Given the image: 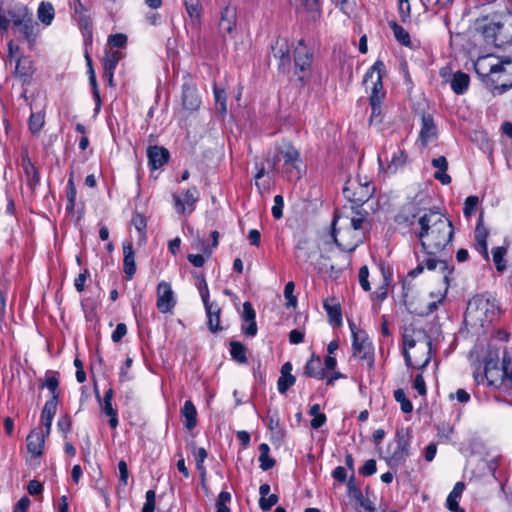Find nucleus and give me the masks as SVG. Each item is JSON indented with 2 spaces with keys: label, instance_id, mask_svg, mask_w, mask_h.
I'll use <instances>...</instances> for the list:
<instances>
[{
  "label": "nucleus",
  "instance_id": "obj_51",
  "mask_svg": "<svg viewBox=\"0 0 512 512\" xmlns=\"http://www.w3.org/2000/svg\"><path fill=\"white\" fill-rule=\"evenodd\" d=\"M295 381L296 379L293 375L281 374L277 381L278 391L281 394L286 393L288 389L294 385Z\"/></svg>",
  "mask_w": 512,
  "mask_h": 512
},
{
  "label": "nucleus",
  "instance_id": "obj_49",
  "mask_svg": "<svg viewBox=\"0 0 512 512\" xmlns=\"http://www.w3.org/2000/svg\"><path fill=\"white\" fill-rule=\"evenodd\" d=\"M29 129L33 134L38 133L44 125V115L42 113H31L28 121Z\"/></svg>",
  "mask_w": 512,
  "mask_h": 512
},
{
  "label": "nucleus",
  "instance_id": "obj_12",
  "mask_svg": "<svg viewBox=\"0 0 512 512\" xmlns=\"http://www.w3.org/2000/svg\"><path fill=\"white\" fill-rule=\"evenodd\" d=\"M395 449L389 456V465H399L403 463L409 455L410 441L408 435L403 430L397 431L395 438Z\"/></svg>",
  "mask_w": 512,
  "mask_h": 512
},
{
  "label": "nucleus",
  "instance_id": "obj_13",
  "mask_svg": "<svg viewBox=\"0 0 512 512\" xmlns=\"http://www.w3.org/2000/svg\"><path fill=\"white\" fill-rule=\"evenodd\" d=\"M172 198L178 213L184 214L186 210H188V213H191L194 205L199 200V191L195 186H192L184 192L183 198L178 194H173Z\"/></svg>",
  "mask_w": 512,
  "mask_h": 512
},
{
  "label": "nucleus",
  "instance_id": "obj_1",
  "mask_svg": "<svg viewBox=\"0 0 512 512\" xmlns=\"http://www.w3.org/2000/svg\"><path fill=\"white\" fill-rule=\"evenodd\" d=\"M415 235L428 255L442 251L452 240L453 225L442 213L434 210L424 212L418 218Z\"/></svg>",
  "mask_w": 512,
  "mask_h": 512
},
{
  "label": "nucleus",
  "instance_id": "obj_26",
  "mask_svg": "<svg viewBox=\"0 0 512 512\" xmlns=\"http://www.w3.org/2000/svg\"><path fill=\"white\" fill-rule=\"evenodd\" d=\"M272 52L275 58L279 59V67L284 69L290 64L289 46L285 39H278L272 46Z\"/></svg>",
  "mask_w": 512,
  "mask_h": 512
},
{
  "label": "nucleus",
  "instance_id": "obj_35",
  "mask_svg": "<svg viewBox=\"0 0 512 512\" xmlns=\"http://www.w3.org/2000/svg\"><path fill=\"white\" fill-rule=\"evenodd\" d=\"M38 19L45 25H50L54 19V7L50 2H41L38 11Z\"/></svg>",
  "mask_w": 512,
  "mask_h": 512
},
{
  "label": "nucleus",
  "instance_id": "obj_58",
  "mask_svg": "<svg viewBox=\"0 0 512 512\" xmlns=\"http://www.w3.org/2000/svg\"><path fill=\"white\" fill-rule=\"evenodd\" d=\"M278 496L271 494L268 497H260L259 506L263 511H269L274 505L278 503Z\"/></svg>",
  "mask_w": 512,
  "mask_h": 512
},
{
  "label": "nucleus",
  "instance_id": "obj_7",
  "mask_svg": "<svg viewBox=\"0 0 512 512\" xmlns=\"http://www.w3.org/2000/svg\"><path fill=\"white\" fill-rule=\"evenodd\" d=\"M350 329L353 337V356L365 361L368 366H372L374 361L373 347L366 332L358 329L354 323H350Z\"/></svg>",
  "mask_w": 512,
  "mask_h": 512
},
{
  "label": "nucleus",
  "instance_id": "obj_41",
  "mask_svg": "<svg viewBox=\"0 0 512 512\" xmlns=\"http://www.w3.org/2000/svg\"><path fill=\"white\" fill-rule=\"evenodd\" d=\"M97 398L101 401L100 396L97 394ZM102 412L109 416V425L111 428H116L118 426V414L117 410L113 408L112 402L102 401L100 402Z\"/></svg>",
  "mask_w": 512,
  "mask_h": 512
},
{
  "label": "nucleus",
  "instance_id": "obj_44",
  "mask_svg": "<svg viewBox=\"0 0 512 512\" xmlns=\"http://www.w3.org/2000/svg\"><path fill=\"white\" fill-rule=\"evenodd\" d=\"M15 73L18 77H20L23 81H28L32 76V68L29 61H23L21 59L17 60Z\"/></svg>",
  "mask_w": 512,
  "mask_h": 512
},
{
  "label": "nucleus",
  "instance_id": "obj_42",
  "mask_svg": "<svg viewBox=\"0 0 512 512\" xmlns=\"http://www.w3.org/2000/svg\"><path fill=\"white\" fill-rule=\"evenodd\" d=\"M230 353L232 358L238 363L243 364L247 362L246 347L242 343L238 341H231Z\"/></svg>",
  "mask_w": 512,
  "mask_h": 512
},
{
  "label": "nucleus",
  "instance_id": "obj_4",
  "mask_svg": "<svg viewBox=\"0 0 512 512\" xmlns=\"http://www.w3.org/2000/svg\"><path fill=\"white\" fill-rule=\"evenodd\" d=\"M14 33L19 34L27 41L29 48H33L39 34V25L33 18V12L24 4L18 3L7 10Z\"/></svg>",
  "mask_w": 512,
  "mask_h": 512
},
{
  "label": "nucleus",
  "instance_id": "obj_56",
  "mask_svg": "<svg viewBox=\"0 0 512 512\" xmlns=\"http://www.w3.org/2000/svg\"><path fill=\"white\" fill-rule=\"evenodd\" d=\"M479 203V198L477 196H469L466 198L464 202V215L466 217H470L476 211L477 205Z\"/></svg>",
  "mask_w": 512,
  "mask_h": 512
},
{
  "label": "nucleus",
  "instance_id": "obj_62",
  "mask_svg": "<svg viewBox=\"0 0 512 512\" xmlns=\"http://www.w3.org/2000/svg\"><path fill=\"white\" fill-rule=\"evenodd\" d=\"M132 224L134 225L136 230L140 233V237L144 238V236H145L144 231L147 226L145 217L140 214L134 215L132 218Z\"/></svg>",
  "mask_w": 512,
  "mask_h": 512
},
{
  "label": "nucleus",
  "instance_id": "obj_14",
  "mask_svg": "<svg viewBox=\"0 0 512 512\" xmlns=\"http://www.w3.org/2000/svg\"><path fill=\"white\" fill-rule=\"evenodd\" d=\"M425 263H419L416 268L411 270L408 273V277L414 278L421 274L426 267L428 270H439L441 274L443 275V281L445 283L449 282V274L451 271L449 270L448 264L444 260H438L433 257H428L425 261Z\"/></svg>",
  "mask_w": 512,
  "mask_h": 512
},
{
  "label": "nucleus",
  "instance_id": "obj_22",
  "mask_svg": "<svg viewBox=\"0 0 512 512\" xmlns=\"http://www.w3.org/2000/svg\"><path fill=\"white\" fill-rule=\"evenodd\" d=\"M484 375L489 385L496 386L498 382L506 385L505 367L499 368L496 362L489 361L485 364Z\"/></svg>",
  "mask_w": 512,
  "mask_h": 512
},
{
  "label": "nucleus",
  "instance_id": "obj_18",
  "mask_svg": "<svg viewBox=\"0 0 512 512\" xmlns=\"http://www.w3.org/2000/svg\"><path fill=\"white\" fill-rule=\"evenodd\" d=\"M489 235L488 230L483 225V218L480 216L475 231H474V241H475V249L484 257L485 260H489L488 246H487V237Z\"/></svg>",
  "mask_w": 512,
  "mask_h": 512
},
{
  "label": "nucleus",
  "instance_id": "obj_37",
  "mask_svg": "<svg viewBox=\"0 0 512 512\" xmlns=\"http://www.w3.org/2000/svg\"><path fill=\"white\" fill-rule=\"evenodd\" d=\"M465 489V485L463 482H457L450 492L446 500V507L449 510H456L459 507L457 499L462 495Z\"/></svg>",
  "mask_w": 512,
  "mask_h": 512
},
{
  "label": "nucleus",
  "instance_id": "obj_57",
  "mask_svg": "<svg viewBox=\"0 0 512 512\" xmlns=\"http://www.w3.org/2000/svg\"><path fill=\"white\" fill-rule=\"evenodd\" d=\"M294 288H295V285L293 282H288L286 285H285V288H284V296L285 298L287 299V303H286V306L287 307H295L296 304H297V299L296 297L293 295V292H294Z\"/></svg>",
  "mask_w": 512,
  "mask_h": 512
},
{
  "label": "nucleus",
  "instance_id": "obj_28",
  "mask_svg": "<svg viewBox=\"0 0 512 512\" xmlns=\"http://www.w3.org/2000/svg\"><path fill=\"white\" fill-rule=\"evenodd\" d=\"M432 166L437 169L434 173V178L443 185H448L451 182V177L446 173L448 169V161L444 156H439L432 159Z\"/></svg>",
  "mask_w": 512,
  "mask_h": 512
},
{
  "label": "nucleus",
  "instance_id": "obj_38",
  "mask_svg": "<svg viewBox=\"0 0 512 512\" xmlns=\"http://www.w3.org/2000/svg\"><path fill=\"white\" fill-rule=\"evenodd\" d=\"M390 28L393 31L395 39L403 46L409 47L411 45L410 35L407 30L402 26L392 21L389 23Z\"/></svg>",
  "mask_w": 512,
  "mask_h": 512
},
{
  "label": "nucleus",
  "instance_id": "obj_30",
  "mask_svg": "<svg viewBox=\"0 0 512 512\" xmlns=\"http://www.w3.org/2000/svg\"><path fill=\"white\" fill-rule=\"evenodd\" d=\"M323 306L327 312L329 322L334 326H340L342 324L340 305L334 299H326Z\"/></svg>",
  "mask_w": 512,
  "mask_h": 512
},
{
  "label": "nucleus",
  "instance_id": "obj_45",
  "mask_svg": "<svg viewBox=\"0 0 512 512\" xmlns=\"http://www.w3.org/2000/svg\"><path fill=\"white\" fill-rule=\"evenodd\" d=\"M347 494L349 498L354 499L357 503H359L365 498L361 489L357 486L355 482V477H349L348 479Z\"/></svg>",
  "mask_w": 512,
  "mask_h": 512
},
{
  "label": "nucleus",
  "instance_id": "obj_52",
  "mask_svg": "<svg viewBox=\"0 0 512 512\" xmlns=\"http://www.w3.org/2000/svg\"><path fill=\"white\" fill-rule=\"evenodd\" d=\"M231 501V494L227 491H222L216 501V512H230L227 504Z\"/></svg>",
  "mask_w": 512,
  "mask_h": 512
},
{
  "label": "nucleus",
  "instance_id": "obj_47",
  "mask_svg": "<svg viewBox=\"0 0 512 512\" xmlns=\"http://www.w3.org/2000/svg\"><path fill=\"white\" fill-rule=\"evenodd\" d=\"M394 398L400 404L401 410L404 413H410L413 410V405L410 400L406 397L403 389H397L394 391Z\"/></svg>",
  "mask_w": 512,
  "mask_h": 512
},
{
  "label": "nucleus",
  "instance_id": "obj_33",
  "mask_svg": "<svg viewBox=\"0 0 512 512\" xmlns=\"http://www.w3.org/2000/svg\"><path fill=\"white\" fill-rule=\"evenodd\" d=\"M469 83V75L464 72L458 71L453 74L450 85L453 92L460 95L463 94L468 89Z\"/></svg>",
  "mask_w": 512,
  "mask_h": 512
},
{
  "label": "nucleus",
  "instance_id": "obj_8",
  "mask_svg": "<svg viewBox=\"0 0 512 512\" xmlns=\"http://www.w3.org/2000/svg\"><path fill=\"white\" fill-rule=\"evenodd\" d=\"M384 73V64L381 61H377L373 64L370 70L366 73L364 82L367 83L368 79H373L376 74V80L372 82V93L370 96V105L375 106L381 104L385 97V91L382 83V76Z\"/></svg>",
  "mask_w": 512,
  "mask_h": 512
},
{
  "label": "nucleus",
  "instance_id": "obj_36",
  "mask_svg": "<svg viewBox=\"0 0 512 512\" xmlns=\"http://www.w3.org/2000/svg\"><path fill=\"white\" fill-rule=\"evenodd\" d=\"M300 6L308 13L309 20L316 22L321 17V11L317 0H298Z\"/></svg>",
  "mask_w": 512,
  "mask_h": 512
},
{
  "label": "nucleus",
  "instance_id": "obj_54",
  "mask_svg": "<svg viewBox=\"0 0 512 512\" xmlns=\"http://www.w3.org/2000/svg\"><path fill=\"white\" fill-rule=\"evenodd\" d=\"M407 160V155L404 151L399 150L395 153L388 165V169L396 171L398 167L402 166Z\"/></svg>",
  "mask_w": 512,
  "mask_h": 512
},
{
  "label": "nucleus",
  "instance_id": "obj_20",
  "mask_svg": "<svg viewBox=\"0 0 512 512\" xmlns=\"http://www.w3.org/2000/svg\"><path fill=\"white\" fill-rule=\"evenodd\" d=\"M204 307L206 311V315L208 318V328L212 333H216L222 330L220 326V314L221 308L216 302H204Z\"/></svg>",
  "mask_w": 512,
  "mask_h": 512
},
{
  "label": "nucleus",
  "instance_id": "obj_48",
  "mask_svg": "<svg viewBox=\"0 0 512 512\" xmlns=\"http://www.w3.org/2000/svg\"><path fill=\"white\" fill-rule=\"evenodd\" d=\"M58 386L59 381L54 375H47L44 383L42 384V387H46L51 392V399H55V402H58L59 397Z\"/></svg>",
  "mask_w": 512,
  "mask_h": 512
},
{
  "label": "nucleus",
  "instance_id": "obj_29",
  "mask_svg": "<svg viewBox=\"0 0 512 512\" xmlns=\"http://www.w3.org/2000/svg\"><path fill=\"white\" fill-rule=\"evenodd\" d=\"M70 5L74 10V16L77 18L81 28L88 29L91 26L89 10L80 0H73Z\"/></svg>",
  "mask_w": 512,
  "mask_h": 512
},
{
  "label": "nucleus",
  "instance_id": "obj_40",
  "mask_svg": "<svg viewBox=\"0 0 512 512\" xmlns=\"http://www.w3.org/2000/svg\"><path fill=\"white\" fill-rule=\"evenodd\" d=\"M260 456H259V462H260V468L263 471L270 470L274 467L275 461L269 457V451L270 447L266 443H262L259 446Z\"/></svg>",
  "mask_w": 512,
  "mask_h": 512
},
{
  "label": "nucleus",
  "instance_id": "obj_46",
  "mask_svg": "<svg viewBox=\"0 0 512 512\" xmlns=\"http://www.w3.org/2000/svg\"><path fill=\"white\" fill-rule=\"evenodd\" d=\"M121 58L122 53L120 51L107 52L103 58V69L115 70Z\"/></svg>",
  "mask_w": 512,
  "mask_h": 512
},
{
  "label": "nucleus",
  "instance_id": "obj_6",
  "mask_svg": "<svg viewBox=\"0 0 512 512\" xmlns=\"http://www.w3.org/2000/svg\"><path fill=\"white\" fill-rule=\"evenodd\" d=\"M375 187L366 178L360 177L356 179H349L344 187L343 194L350 202L357 204L361 207L373 195Z\"/></svg>",
  "mask_w": 512,
  "mask_h": 512
},
{
  "label": "nucleus",
  "instance_id": "obj_64",
  "mask_svg": "<svg viewBox=\"0 0 512 512\" xmlns=\"http://www.w3.org/2000/svg\"><path fill=\"white\" fill-rule=\"evenodd\" d=\"M369 270L367 266H362L359 270V283L364 291H370L371 286L368 281Z\"/></svg>",
  "mask_w": 512,
  "mask_h": 512
},
{
  "label": "nucleus",
  "instance_id": "obj_63",
  "mask_svg": "<svg viewBox=\"0 0 512 512\" xmlns=\"http://www.w3.org/2000/svg\"><path fill=\"white\" fill-rule=\"evenodd\" d=\"M377 471L376 461L374 459L367 460L359 469V473L363 476H371Z\"/></svg>",
  "mask_w": 512,
  "mask_h": 512
},
{
  "label": "nucleus",
  "instance_id": "obj_2",
  "mask_svg": "<svg viewBox=\"0 0 512 512\" xmlns=\"http://www.w3.org/2000/svg\"><path fill=\"white\" fill-rule=\"evenodd\" d=\"M369 213L362 207H351L347 216L335 215L332 222L334 242L344 251L352 252L363 242L369 230Z\"/></svg>",
  "mask_w": 512,
  "mask_h": 512
},
{
  "label": "nucleus",
  "instance_id": "obj_3",
  "mask_svg": "<svg viewBox=\"0 0 512 512\" xmlns=\"http://www.w3.org/2000/svg\"><path fill=\"white\" fill-rule=\"evenodd\" d=\"M404 358L408 367L424 370L432 356V340L423 330L407 331L403 335Z\"/></svg>",
  "mask_w": 512,
  "mask_h": 512
},
{
  "label": "nucleus",
  "instance_id": "obj_39",
  "mask_svg": "<svg viewBox=\"0 0 512 512\" xmlns=\"http://www.w3.org/2000/svg\"><path fill=\"white\" fill-rule=\"evenodd\" d=\"M416 218V207L413 204H407L403 207L401 212L396 216V222L399 224L407 223L412 225L413 220Z\"/></svg>",
  "mask_w": 512,
  "mask_h": 512
},
{
  "label": "nucleus",
  "instance_id": "obj_31",
  "mask_svg": "<svg viewBox=\"0 0 512 512\" xmlns=\"http://www.w3.org/2000/svg\"><path fill=\"white\" fill-rule=\"evenodd\" d=\"M446 287L443 292H431L430 297L432 298V301L427 304V307L425 309H422L420 311H417V313L421 316H428L432 314L434 311H436L439 307V305L442 304L443 300L446 298L447 291H448V283H445Z\"/></svg>",
  "mask_w": 512,
  "mask_h": 512
},
{
  "label": "nucleus",
  "instance_id": "obj_23",
  "mask_svg": "<svg viewBox=\"0 0 512 512\" xmlns=\"http://www.w3.org/2000/svg\"><path fill=\"white\" fill-rule=\"evenodd\" d=\"M21 166L26 175L27 184L30 187L36 186L39 183V175L26 149L21 152Z\"/></svg>",
  "mask_w": 512,
  "mask_h": 512
},
{
  "label": "nucleus",
  "instance_id": "obj_50",
  "mask_svg": "<svg viewBox=\"0 0 512 512\" xmlns=\"http://www.w3.org/2000/svg\"><path fill=\"white\" fill-rule=\"evenodd\" d=\"M184 5L188 15L196 20L200 19L201 6L199 0H184Z\"/></svg>",
  "mask_w": 512,
  "mask_h": 512
},
{
  "label": "nucleus",
  "instance_id": "obj_55",
  "mask_svg": "<svg viewBox=\"0 0 512 512\" xmlns=\"http://www.w3.org/2000/svg\"><path fill=\"white\" fill-rule=\"evenodd\" d=\"M214 98H215L216 105L218 106L220 112L225 114L226 110H227L225 91L223 89L214 87Z\"/></svg>",
  "mask_w": 512,
  "mask_h": 512
},
{
  "label": "nucleus",
  "instance_id": "obj_16",
  "mask_svg": "<svg viewBox=\"0 0 512 512\" xmlns=\"http://www.w3.org/2000/svg\"><path fill=\"white\" fill-rule=\"evenodd\" d=\"M201 104L196 87L191 83H184L182 86V106L189 112L196 111Z\"/></svg>",
  "mask_w": 512,
  "mask_h": 512
},
{
  "label": "nucleus",
  "instance_id": "obj_43",
  "mask_svg": "<svg viewBox=\"0 0 512 512\" xmlns=\"http://www.w3.org/2000/svg\"><path fill=\"white\" fill-rule=\"evenodd\" d=\"M506 253H507V249L502 246L495 247L492 250L493 262L496 266V269L499 272H502L506 269V260L504 258Z\"/></svg>",
  "mask_w": 512,
  "mask_h": 512
},
{
  "label": "nucleus",
  "instance_id": "obj_24",
  "mask_svg": "<svg viewBox=\"0 0 512 512\" xmlns=\"http://www.w3.org/2000/svg\"><path fill=\"white\" fill-rule=\"evenodd\" d=\"M123 266L127 280H131L136 272L135 253L131 243H123Z\"/></svg>",
  "mask_w": 512,
  "mask_h": 512
},
{
  "label": "nucleus",
  "instance_id": "obj_61",
  "mask_svg": "<svg viewBox=\"0 0 512 512\" xmlns=\"http://www.w3.org/2000/svg\"><path fill=\"white\" fill-rule=\"evenodd\" d=\"M284 200L281 195L274 197V205L272 207V215L275 219H280L283 216Z\"/></svg>",
  "mask_w": 512,
  "mask_h": 512
},
{
  "label": "nucleus",
  "instance_id": "obj_32",
  "mask_svg": "<svg viewBox=\"0 0 512 512\" xmlns=\"http://www.w3.org/2000/svg\"><path fill=\"white\" fill-rule=\"evenodd\" d=\"M181 415L185 418V427L188 430H192L197 425V410L192 401H185L181 408Z\"/></svg>",
  "mask_w": 512,
  "mask_h": 512
},
{
  "label": "nucleus",
  "instance_id": "obj_19",
  "mask_svg": "<svg viewBox=\"0 0 512 512\" xmlns=\"http://www.w3.org/2000/svg\"><path fill=\"white\" fill-rule=\"evenodd\" d=\"M147 157L150 167L158 169L168 162L169 151L164 147L150 146L147 149Z\"/></svg>",
  "mask_w": 512,
  "mask_h": 512
},
{
  "label": "nucleus",
  "instance_id": "obj_60",
  "mask_svg": "<svg viewBox=\"0 0 512 512\" xmlns=\"http://www.w3.org/2000/svg\"><path fill=\"white\" fill-rule=\"evenodd\" d=\"M127 36L123 33H117L114 35H110L108 38V44L115 48H121L126 45Z\"/></svg>",
  "mask_w": 512,
  "mask_h": 512
},
{
  "label": "nucleus",
  "instance_id": "obj_25",
  "mask_svg": "<svg viewBox=\"0 0 512 512\" xmlns=\"http://www.w3.org/2000/svg\"><path fill=\"white\" fill-rule=\"evenodd\" d=\"M304 375L318 380L326 377L325 369L322 367L321 359L319 356L312 355L304 367Z\"/></svg>",
  "mask_w": 512,
  "mask_h": 512
},
{
  "label": "nucleus",
  "instance_id": "obj_21",
  "mask_svg": "<svg viewBox=\"0 0 512 512\" xmlns=\"http://www.w3.org/2000/svg\"><path fill=\"white\" fill-rule=\"evenodd\" d=\"M437 136V128L434 124L433 118L429 114H423L422 127L420 130V141L425 147L428 143L434 140Z\"/></svg>",
  "mask_w": 512,
  "mask_h": 512
},
{
  "label": "nucleus",
  "instance_id": "obj_15",
  "mask_svg": "<svg viewBox=\"0 0 512 512\" xmlns=\"http://www.w3.org/2000/svg\"><path fill=\"white\" fill-rule=\"evenodd\" d=\"M176 304L171 285L167 282H160L157 286V308L161 313L170 312Z\"/></svg>",
  "mask_w": 512,
  "mask_h": 512
},
{
  "label": "nucleus",
  "instance_id": "obj_34",
  "mask_svg": "<svg viewBox=\"0 0 512 512\" xmlns=\"http://www.w3.org/2000/svg\"><path fill=\"white\" fill-rule=\"evenodd\" d=\"M502 29L500 22H489L481 27L482 34L487 43L499 46L497 35Z\"/></svg>",
  "mask_w": 512,
  "mask_h": 512
},
{
  "label": "nucleus",
  "instance_id": "obj_53",
  "mask_svg": "<svg viewBox=\"0 0 512 512\" xmlns=\"http://www.w3.org/2000/svg\"><path fill=\"white\" fill-rule=\"evenodd\" d=\"M195 278L197 279V288L199 290L202 302L204 303L209 301V289L204 275H196Z\"/></svg>",
  "mask_w": 512,
  "mask_h": 512
},
{
  "label": "nucleus",
  "instance_id": "obj_27",
  "mask_svg": "<svg viewBox=\"0 0 512 512\" xmlns=\"http://www.w3.org/2000/svg\"><path fill=\"white\" fill-rule=\"evenodd\" d=\"M57 404L58 402H55V399L48 400L42 410L41 413V422L44 426V431H46V435L50 434L51 426L53 418L57 411Z\"/></svg>",
  "mask_w": 512,
  "mask_h": 512
},
{
  "label": "nucleus",
  "instance_id": "obj_9",
  "mask_svg": "<svg viewBox=\"0 0 512 512\" xmlns=\"http://www.w3.org/2000/svg\"><path fill=\"white\" fill-rule=\"evenodd\" d=\"M280 158L277 160H283L284 172L288 175L289 179L300 177V154L298 150L292 145L284 146L279 152Z\"/></svg>",
  "mask_w": 512,
  "mask_h": 512
},
{
  "label": "nucleus",
  "instance_id": "obj_10",
  "mask_svg": "<svg viewBox=\"0 0 512 512\" xmlns=\"http://www.w3.org/2000/svg\"><path fill=\"white\" fill-rule=\"evenodd\" d=\"M313 61V54L306 46L303 39L298 41L294 50V63L295 73L298 75L299 80H303L305 73L310 70Z\"/></svg>",
  "mask_w": 512,
  "mask_h": 512
},
{
  "label": "nucleus",
  "instance_id": "obj_17",
  "mask_svg": "<svg viewBox=\"0 0 512 512\" xmlns=\"http://www.w3.org/2000/svg\"><path fill=\"white\" fill-rule=\"evenodd\" d=\"M47 436L48 435H46V431H44L42 428H38L30 432L26 441L27 449L29 453L32 454V456L39 457L42 455L45 438Z\"/></svg>",
  "mask_w": 512,
  "mask_h": 512
},
{
  "label": "nucleus",
  "instance_id": "obj_11",
  "mask_svg": "<svg viewBox=\"0 0 512 512\" xmlns=\"http://www.w3.org/2000/svg\"><path fill=\"white\" fill-rule=\"evenodd\" d=\"M237 27V8L234 5L227 4L220 13L218 29L222 37L225 35L233 36Z\"/></svg>",
  "mask_w": 512,
  "mask_h": 512
},
{
  "label": "nucleus",
  "instance_id": "obj_59",
  "mask_svg": "<svg viewBox=\"0 0 512 512\" xmlns=\"http://www.w3.org/2000/svg\"><path fill=\"white\" fill-rule=\"evenodd\" d=\"M146 502L142 507V512H154L156 503V493L154 490H148L146 492Z\"/></svg>",
  "mask_w": 512,
  "mask_h": 512
},
{
  "label": "nucleus",
  "instance_id": "obj_5",
  "mask_svg": "<svg viewBox=\"0 0 512 512\" xmlns=\"http://www.w3.org/2000/svg\"><path fill=\"white\" fill-rule=\"evenodd\" d=\"M490 60H492V56L481 57L478 59L476 65H484ZM487 64L489 66V74L495 77L493 81L497 83L495 89L502 93L512 88V60L510 58H505L496 63L489 62Z\"/></svg>",
  "mask_w": 512,
  "mask_h": 512
}]
</instances>
